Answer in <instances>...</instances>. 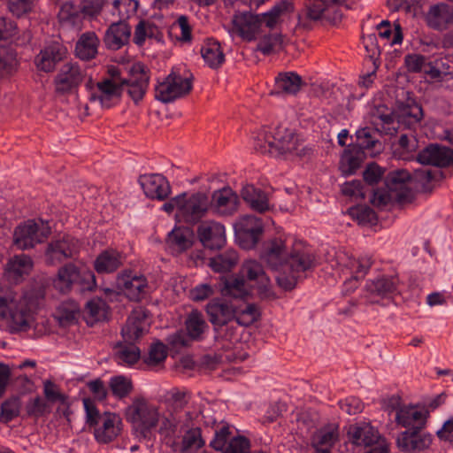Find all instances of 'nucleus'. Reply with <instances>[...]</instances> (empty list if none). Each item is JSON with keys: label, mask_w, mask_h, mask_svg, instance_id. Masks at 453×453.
Wrapping results in <instances>:
<instances>
[{"label": "nucleus", "mask_w": 453, "mask_h": 453, "mask_svg": "<svg viewBox=\"0 0 453 453\" xmlns=\"http://www.w3.org/2000/svg\"><path fill=\"white\" fill-rule=\"evenodd\" d=\"M27 412L30 416L40 417L49 413L51 410L50 403L42 397L31 399L26 406Z\"/></svg>", "instance_id": "58"}, {"label": "nucleus", "mask_w": 453, "mask_h": 453, "mask_svg": "<svg viewBox=\"0 0 453 453\" xmlns=\"http://www.w3.org/2000/svg\"><path fill=\"white\" fill-rule=\"evenodd\" d=\"M122 265L121 253L109 249L101 252L94 262V268L98 273H111Z\"/></svg>", "instance_id": "35"}, {"label": "nucleus", "mask_w": 453, "mask_h": 453, "mask_svg": "<svg viewBox=\"0 0 453 453\" xmlns=\"http://www.w3.org/2000/svg\"><path fill=\"white\" fill-rule=\"evenodd\" d=\"M50 234V226L42 221L27 220L14 231V243L20 250H27L42 242Z\"/></svg>", "instance_id": "9"}, {"label": "nucleus", "mask_w": 453, "mask_h": 453, "mask_svg": "<svg viewBox=\"0 0 453 453\" xmlns=\"http://www.w3.org/2000/svg\"><path fill=\"white\" fill-rule=\"evenodd\" d=\"M42 296L41 290L35 289L5 292L0 296V321H4L11 332L27 331L34 326Z\"/></svg>", "instance_id": "3"}, {"label": "nucleus", "mask_w": 453, "mask_h": 453, "mask_svg": "<svg viewBox=\"0 0 453 453\" xmlns=\"http://www.w3.org/2000/svg\"><path fill=\"white\" fill-rule=\"evenodd\" d=\"M371 265V257L367 256L361 257L357 259L349 258L348 263L344 265V267L350 274H352V277L345 281V286H349L352 289L356 288L357 286V280L365 275Z\"/></svg>", "instance_id": "38"}, {"label": "nucleus", "mask_w": 453, "mask_h": 453, "mask_svg": "<svg viewBox=\"0 0 453 453\" xmlns=\"http://www.w3.org/2000/svg\"><path fill=\"white\" fill-rule=\"evenodd\" d=\"M131 27L125 21L112 23L105 32L104 43L110 50H119L129 41Z\"/></svg>", "instance_id": "32"}, {"label": "nucleus", "mask_w": 453, "mask_h": 453, "mask_svg": "<svg viewBox=\"0 0 453 453\" xmlns=\"http://www.w3.org/2000/svg\"><path fill=\"white\" fill-rule=\"evenodd\" d=\"M192 233L187 227H175L168 234L167 242L177 251L188 249L191 244Z\"/></svg>", "instance_id": "47"}, {"label": "nucleus", "mask_w": 453, "mask_h": 453, "mask_svg": "<svg viewBox=\"0 0 453 453\" xmlns=\"http://www.w3.org/2000/svg\"><path fill=\"white\" fill-rule=\"evenodd\" d=\"M348 437L354 445L368 447L379 441L380 434L369 423L363 422L351 425L348 430Z\"/></svg>", "instance_id": "30"}, {"label": "nucleus", "mask_w": 453, "mask_h": 453, "mask_svg": "<svg viewBox=\"0 0 453 453\" xmlns=\"http://www.w3.org/2000/svg\"><path fill=\"white\" fill-rule=\"evenodd\" d=\"M191 89V74H182L180 70L173 69L156 86L155 98L163 103H170L188 95Z\"/></svg>", "instance_id": "7"}, {"label": "nucleus", "mask_w": 453, "mask_h": 453, "mask_svg": "<svg viewBox=\"0 0 453 453\" xmlns=\"http://www.w3.org/2000/svg\"><path fill=\"white\" fill-rule=\"evenodd\" d=\"M398 280L395 277L381 276L370 280L366 287L369 292L380 296H388L397 291Z\"/></svg>", "instance_id": "44"}, {"label": "nucleus", "mask_w": 453, "mask_h": 453, "mask_svg": "<svg viewBox=\"0 0 453 453\" xmlns=\"http://www.w3.org/2000/svg\"><path fill=\"white\" fill-rule=\"evenodd\" d=\"M241 273L243 277L252 282V286L257 288L263 297L269 298L273 296L271 290L270 279L257 261L253 259L245 261Z\"/></svg>", "instance_id": "19"}, {"label": "nucleus", "mask_w": 453, "mask_h": 453, "mask_svg": "<svg viewBox=\"0 0 453 453\" xmlns=\"http://www.w3.org/2000/svg\"><path fill=\"white\" fill-rule=\"evenodd\" d=\"M100 40L95 32L88 31L81 35L75 44V56L81 60H90L96 57Z\"/></svg>", "instance_id": "33"}, {"label": "nucleus", "mask_w": 453, "mask_h": 453, "mask_svg": "<svg viewBox=\"0 0 453 453\" xmlns=\"http://www.w3.org/2000/svg\"><path fill=\"white\" fill-rule=\"evenodd\" d=\"M421 165L446 167L453 164V150L437 144H431L417 156Z\"/></svg>", "instance_id": "24"}, {"label": "nucleus", "mask_w": 453, "mask_h": 453, "mask_svg": "<svg viewBox=\"0 0 453 453\" xmlns=\"http://www.w3.org/2000/svg\"><path fill=\"white\" fill-rule=\"evenodd\" d=\"M15 65L16 58L13 52L6 47H0V76L11 74Z\"/></svg>", "instance_id": "55"}, {"label": "nucleus", "mask_w": 453, "mask_h": 453, "mask_svg": "<svg viewBox=\"0 0 453 453\" xmlns=\"http://www.w3.org/2000/svg\"><path fill=\"white\" fill-rule=\"evenodd\" d=\"M429 411L418 406L408 405L400 407L395 414L398 425L406 428L420 429L426 424Z\"/></svg>", "instance_id": "26"}, {"label": "nucleus", "mask_w": 453, "mask_h": 453, "mask_svg": "<svg viewBox=\"0 0 453 453\" xmlns=\"http://www.w3.org/2000/svg\"><path fill=\"white\" fill-rule=\"evenodd\" d=\"M286 134L287 138L280 139L276 147H274V157L288 156L297 153L298 147L300 145L298 139L290 130Z\"/></svg>", "instance_id": "52"}, {"label": "nucleus", "mask_w": 453, "mask_h": 453, "mask_svg": "<svg viewBox=\"0 0 453 453\" xmlns=\"http://www.w3.org/2000/svg\"><path fill=\"white\" fill-rule=\"evenodd\" d=\"M85 88L90 103H97L101 107L110 108L118 104L121 96V85L114 80L104 79L94 82L89 77Z\"/></svg>", "instance_id": "8"}, {"label": "nucleus", "mask_w": 453, "mask_h": 453, "mask_svg": "<svg viewBox=\"0 0 453 453\" xmlns=\"http://www.w3.org/2000/svg\"><path fill=\"white\" fill-rule=\"evenodd\" d=\"M80 242L71 235L52 240L45 251L46 261L50 265L61 263L79 253Z\"/></svg>", "instance_id": "14"}, {"label": "nucleus", "mask_w": 453, "mask_h": 453, "mask_svg": "<svg viewBox=\"0 0 453 453\" xmlns=\"http://www.w3.org/2000/svg\"><path fill=\"white\" fill-rule=\"evenodd\" d=\"M80 308L73 301L61 303L54 312V318L61 326H67L74 324L78 319Z\"/></svg>", "instance_id": "41"}, {"label": "nucleus", "mask_w": 453, "mask_h": 453, "mask_svg": "<svg viewBox=\"0 0 453 453\" xmlns=\"http://www.w3.org/2000/svg\"><path fill=\"white\" fill-rule=\"evenodd\" d=\"M166 357V346L160 342H156L150 347L148 356L144 361L148 365H157L164 362Z\"/></svg>", "instance_id": "53"}, {"label": "nucleus", "mask_w": 453, "mask_h": 453, "mask_svg": "<svg viewBox=\"0 0 453 453\" xmlns=\"http://www.w3.org/2000/svg\"><path fill=\"white\" fill-rule=\"evenodd\" d=\"M197 235L203 245L208 249H221L226 243L225 226L213 220L201 223L197 228Z\"/></svg>", "instance_id": "21"}, {"label": "nucleus", "mask_w": 453, "mask_h": 453, "mask_svg": "<svg viewBox=\"0 0 453 453\" xmlns=\"http://www.w3.org/2000/svg\"><path fill=\"white\" fill-rule=\"evenodd\" d=\"M303 84L300 75L293 72L279 73L275 78L274 94H296Z\"/></svg>", "instance_id": "37"}, {"label": "nucleus", "mask_w": 453, "mask_h": 453, "mask_svg": "<svg viewBox=\"0 0 453 453\" xmlns=\"http://www.w3.org/2000/svg\"><path fill=\"white\" fill-rule=\"evenodd\" d=\"M82 18V12L80 6L75 5L72 2L62 4L58 12V19L62 24L79 28L81 25Z\"/></svg>", "instance_id": "45"}, {"label": "nucleus", "mask_w": 453, "mask_h": 453, "mask_svg": "<svg viewBox=\"0 0 453 453\" xmlns=\"http://www.w3.org/2000/svg\"><path fill=\"white\" fill-rule=\"evenodd\" d=\"M211 208L209 196L201 192L180 194V220L196 224L203 218Z\"/></svg>", "instance_id": "10"}, {"label": "nucleus", "mask_w": 453, "mask_h": 453, "mask_svg": "<svg viewBox=\"0 0 453 453\" xmlns=\"http://www.w3.org/2000/svg\"><path fill=\"white\" fill-rule=\"evenodd\" d=\"M19 403L18 400H9L1 406L0 421L9 422L17 417L19 413Z\"/></svg>", "instance_id": "60"}, {"label": "nucleus", "mask_w": 453, "mask_h": 453, "mask_svg": "<svg viewBox=\"0 0 453 453\" xmlns=\"http://www.w3.org/2000/svg\"><path fill=\"white\" fill-rule=\"evenodd\" d=\"M185 328L188 337L192 341H201L204 338L209 326L204 317L198 310H193L187 317Z\"/></svg>", "instance_id": "36"}, {"label": "nucleus", "mask_w": 453, "mask_h": 453, "mask_svg": "<svg viewBox=\"0 0 453 453\" xmlns=\"http://www.w3.org/2000/svg\"><path fill=\"white\" fill-rule=\"evenodd\" d=\"M181 412L188 413V420L187 426L183 427L180 435L174 438L173 442H166L167 444H173L178 439L183 437V446L186 449H200L205 441L202 436V429L200 426L199 415L196 412H191L190 410H181Z\"/></svg>", "instance_id": "20"}, {"label": "nucleus", "mask_w": 453, "mask_h": 453, "mask_svg": "<svg viewBox=\"0 0 453 453\" xmlns=\"http://www.w3.org/2000/svg\"><path fill=\"white\" fill-rule=\"evenodd\" d=\"M360 166L359 159L350 152H344L341 157L340 168L344 175H350Z\"/></svg>", "instance_id": "61"}, {"label": "nucleus", "mask_w": 453, "mask_h": 453, "mask_svg": "<svg viewBox=\"0 0 453 453\" xmlns=\"http://www.w3.org/2000/svg\"><path fill=\"white\" fill-rule=\"evenodd\" d=\"M43 395L49 403H64L66 399V396L60 391L58 386L50 380L43 382Z\"/></svg>", "instance_id": "57"}, {"label": "nucleus", "mask_w": 453, "mask_h": 453, "mask_svg": "<svg viewBox=\"0 0 453 453\" xmlns=\"http://www.w3.org/2000/svg\"><path fill=\"white\" fill-rule=\"evenodd\" d=\"M223 453H250V441L242 436L234 437Z\"/></svg>", "instance_id": "63"}, {"label": "nucleus", "mask_w": 453, "mask_h": 453, "mask_svg": "<svg viewBox=\"0 0 453 453\" xmlns=\"http://www.w3.org/2000/svg\"><path fill=\"white\" fill-rule=\"evenodd\" d=\"M293 12V5L288 1H280L273 6L267 12L258 14L260 16L261 27L263 24L266 27L273 29L280 22V18Z\"/></svg>", "instance_id": "40"}, {"label": "nucleus", "mask_w": 453, "mask_h": 453, "mask_svg": "<svg viewBox=\"0 0 453 453\" xmlns=\"http://www.w3.org/2000/svg\"><path fill=\"white\" fill-rule=\"evenodd\" d=\"M87 78L86 70L78 63L64 64L55 78V88L58 92L65 93L78 88Z\"/></svg>", "instance_id": "16"}, {"label": "nucleus", "mask_w": 453, "mask_h": 453, "mask_svg": "<svg viewBox=\"0 0 453 453\" xmlns=\"http://www.w3.org/2000/svg\"><path fill=\"white\" fill-rule=\"evenodd\" d=\"M106 303L101 298L92 299L87 303L86 310L95 321L104 319L107 316Z\"/></svg>", "instance_id": "56"}, {"label": "nucleus", "mask_w": 453, "mask_h": 453, "mask_svg": "<svg viewBox=\"0 0 453 453\" xmlns=\"http://www.w3.org/2000/svg\"><path fill=\"white\" fill-rule=\"evenodd\" d=\"M150 324L145 309L139 307L132 311L122 328L124 342L116 349L115 359L119 365L131 366L140 359L141 351L134 342L149 330Z\"/></svg>", "instance_id": "4"}, {"label": "nucleus", "mask_w": 453, "mask_h": 453, "mask_svg": "<svg viewBox=\"0 0 453 453\" xmlns=\"http://www.w3.org/2000/svg\"><path fill=\"white\" fill-rule=\"evenodd\" d=\"M242 196L251 209L258 212H263L269 209L267 195L252 185H248L242 188Z\"/></svg>", "instance_id": "39"}, {"label": "nucleus", "mask_w": 453, "mask_h": 453, "mask_svg": "<svg viewBox=\"0 0 453 453\" xmlns=\"http://www.w3.org/2000/svg\"><path fill=\"white\" fill-rule=\"evenodd\" d=\"M259 311L257 305L253 303H244L242 306H236V315L234 319L238 325L248 326L256 322L259 318Z\"/></svg>", "instance_id": "48"}, {"label": "nucleus", "mask_w": 453, "mask_h": 453, "mask_svg": "<svg viewBox=\"0 0 453 453\" xmlns=\"http://www.w3.org/2000/svg\"><path fill=\"white\" fill-rule=\"evenodd\" d=\"M66 52V48L63 45L58 42L52 43L39 52L35 58V64L41 71L52 72L56 65L65 58Z\"/></svg>", "instance_id": "29"}, {"label": "nucleus", "mask_w": 453, "mask_h": 453, "mask_svg": "<svg viewBox=\"0 0 453 453\" xmlns=\"http://www.w3.org/2000/svg\"><path fill=\"white\" fill-rule=\"evenodd\" d=\"M377 132L371 127H363L356 132L357 145L362 150H369L375 146Z\"/></svg>", "instance_id": "54"}, {"label": "nucleus", "mask_w": 453, "mask_h": 453, "mask_svg": "<svg viewBox=\"0 0 453 453\" xmlns=\"http://www.w3.org/2000/svg\"><path fill=\"white\" fill-rule=\"evenodd\" d=\"M150 75L148 68L141 62L134 63L129 70V78L120 81L121 91L124 87L129 96L135 102L141 101L149 86Z\"/></svg>", "instance_id": "13"}, {"label": "nucleus", "mask_w": 453, "mask_h": 453, "mask_svg": "<svg viewBox=\"0 0 453 453\" xmlns=\"http://www.w3.org/2000/svg\"><path fill=\"white\" fill-rule=\"evenodd\" d=\"M260 257L278 272L277 283L285 290L293 289L304 273L316 265V257L308 246L282 236L266 241Z\"/></svg>", "instance_id": "1"}, {"label": "nucleus", "mask_w": 453, "mask_h": 453, "mask_svg": "<svg viewBox=\"0 0 453 453\" xmlns=\"http://www.w3.org/2000/svg\"><path fill=\"white\" fill-rule=\"evenodd\" d=\"M106 4L111 7V14L118 17L119 21L125 22L135 14L138 7V2L134 0H107Z\"/></svg>", "instance_id": "46"}, {"label": "nucleus", "mask_w": 453, "mask_h": 453, "mask_svg": "<svg viewBox=\"0 0 453 453\" xmlns=\"http://www.w3.org/2000/svg\"><path fill=\"white\" fill-rule=\"evenodd\" d=\"M95 429V437L98 442L108 443L116 439L122 430L123 422L119 415L106 412L100 417Z\"/></svg>", "instance_id": "22"}, {"label": "nucleus", "mask_w": 453, "mask_h": 453, "mask_svg": "<svg viewBox=\"0 0 453 453\" xmlns=\"http://www.w3.org/2000/svg\"><path fill=\"white\" fill-rule=\"evenodd\" d=\"M127 420L143 438L157 432L165 442H173L187 425L188 413L181 410H161L143 396H135L126 408Z\"/></svg>", "instance_id": "2"}, {"label": "nucleus", "mask_w": 453, "mask_h": 453, "mask_svg": "<svg viewBox=\"0 0 453 453\" xmlns=\"http://www.w3.org/2000/svg\"><path fill=\"white\" fill-rule=\"evenodd\" d=\"M424 19L432 29L446 30L453 25V7L444 3L433 4L426 12Z\"/></svg>", "instance_id": "23"}, {"label": "nucleus", "mask_w": 453, "mask_h": 453, "mask_svg": "<svg viewBox=\"0 0 453 453\" xmlns=\"http://www.w3.org/2000/svg\"><path fill=\"white\" fill-rule=\"evenodd\" d=\"M80 285L83 290H92L96 287V278L92 271L67 264L58 269L53 280L54 288L61 293L69 292L73 285Z\"/></svg>", "instance_id": "6"}, {"label": "nucleus", "mask_w": 453, "mask_h": 453, "mask_svg": "<svg viewBox=\"0 0 453 453\" xmlns=\"http://www.w3.org/2000/svg\"><path fill=\"white\" fill-rule=\"evenodd\" d=\"M339 425L331 423L321 427L315 434L312 439V444L318 450H326L330 452V449L339 441Z\"/></svg>", "instance_id": "34"}, {"label": "nucleus", "mask_w": 453, "mask_h": 453, "mask_svg": "<svg viewBox=\"0 0 453 453\" xmlns=\"http://www.w3.org/2000/svg\"><path fill=\"white\" fill-rule=\"evenodd\" d=\"M222 293L234 298H243L249 294V290L244 279L230 277L226 279Z\"/></svg>", "instance_id": "50"}, {"label": "nucleus", "mask_w": 453, "mask_h": 453, "mask_svg": "<svg viewBox=\"0 0 453 453\" xmlns=\"http://www.w3.org/2000/svg\"><path fill=\"white\" fill-rule=\"evenodd\" d=\"M433 437L430 434L417 430L402 432L396 440L397 446L405 452H421L430 448Z\"/></svg>", "instance_id": "25"}, {"label": "nucleus", "mask_w": 453, "mask_h": 453, "mask_svg": "<svg viewBox=\"0 0 453 453\" xmlns=\"http://www.w3.org/2000/svg\"><path fill=\"white\" fill-rule=\"evenodd\" d=\"M35 0H10L9 9L16 16L19 17L33 10Z\"/></svg>", "instance_id": "64"}, {"label": "nucleus", "mask_w": 453, "mask_h": 453, "mask_svg": "<svg viewBox=\"0 0 453 453\" xmlns=\"http://www.w3.org/2000/svg\"><path fill=\"white\" fill-rule=\"evenodd\" d=\"M33 262L28 256L17 255L6 264L4 275L10 282L18 283L31 272Z\"/></svg>", "instance_id": "31"}, {"label": "nucleus", "mask_w": 453, "mask_h": 453, "mask_svg": "<svg viewBox=\"0 0 453 453\" xmlns=\"http://www.w3.org/2000/svg\"><path fill=\"white\" fill-rule=\"evenodd\" d=\"M411 174L405 170L393 172L387 179L388 190L377 189L373 192L372 203L381 207L391 201L410 203L412 199V191L408 186Z\"/></svg>", "instance_id": "5"}, {"label": "nucleus", "mask_w": 453, "mask_h": 453, "mask_svg": "<svg viewBox=\"0 0 453 453\" xmlns=\"http://www.w3.org/2000/svg\"><path fill=\"white\" fill-rule=\"evenodd\" d=\"M340 408L349 415L360 413L364 409V404L359 398L349 396L339 402Z\"/></svg>", "instance_id": "62"}, {"label": "nucleus", "mask_w": 453, "mask_h": 453, "mask_svg": "<svg viewBox=\"0 0 453 453\" xmlns=\"http://www.w3.org/2000/svg\"><path fill=\"white\" fill-rule=\"evenodd\" d=\"M213 432L214 438L211 441V446L216 450H222L230 435L229 426L226 424H218Z\"/></svg>", "instance_id": "59"}, {"label": "nucleus", "mask_w": 453, "mask_h": 453, "mask_svg": "<svg viewBox=\"0 0 453 453\" xmlns=\"http://www.w3.org/2000/svg\"><path fill=\"white\" fill-rule=\"evenodd\" d=\"M231 23V35L245 42L255 41L262 32L260 16L250 12H235Z\"/></svg>", "instance_id": "11"}, {"label": "nucleus", "mask_w": 453, "mask_h": 453, "mask_svg": "<svg viewBox=\"0 0 453 453\" xmlns=\"http://www.w3.org/2000/svg\"><path fill=\"white\" fill-rule=\"evenodd\" d=\"M211 202V208L218 214L228 216L234 214L239 205V197L230 188L214 191Z\"/></svg>", "instance_id": "27"}, {"label": "nucleus", "mask_w": 453, "mask_h": 453, "mask_svg": "<svg viewBox=\"0 0 453 453\" xmlns=\"http://www.w3.org/2000/svg\"><path fill=\"white\" fill-rule=\"evenodd\" d=\"M289 130L282 127H265L254 137V150L261 154H275L274 147L280 139L287 138Z\"/></svg>", "instance_id": "18"}, {"label": "nucleus", "mask_w": 453, "mask_h": 453, "mask_svg": "<svg viewBox=\"0 0 453 453\" xmlns=\"http://www.w3.org/2000/svg\"><path fill=\"white\" fill-rule=\"evenodd\" d=\"M206 313L216 334H221L224 326L231 323L236 315V306L222 299H212L206 305Z\"/></svg>", "instance_id": "15"}, {"label": "nucleus", "mask_w": 453, "mask_h": 453, "mask_svg": "<svg viewBox=\"0 0 453 453\" xmlns=\"http://www.w3.org/2000/svg\"><path fill=\"white\" fill-rule=\"evenodd\" d=\"M201 54L204 62L211 68H218L225 61V55L220 44L212 40H209L203 43L201 49Z\"/></svg>", "instance_id": "43"}, {"label": "nucleus", "mask_w": 453, "mask_h": 453, "mask_svg": "<svg viewBox=\"0 0 453 453\" xmlns=\"http://www.w3.org/2000/svg\"><path fill=\"white\" fill-rule=\"evenodd\" d=\"M234 228L240 246L247 250L255 247L263 233L261 219L251 215L239 218Z\"/></svg>", "instance_id": "12"}, {"label": "nucleus", "mask_w": 453, "mask_h": 453, "mask_svg": "<svg viewBox=\"0 0 453 453\" xmlns=\"http://www.w3.org/2000/svg\"><path fill=\"white\" fill-rule=\"evenodd\" d=\"M142 190L150 199L165 200L171 193L167 180L161 174L144 175L140 180Z\"/></svg>", "instance_id": "28"}, {"label": "nucleus", "mask_w": 453, "mask_h": 453, "mask_svg": "<svg viewBox=\"0 0 453 453\" xmlns=\"http://www.w3.org/2000/svg\"><path fill=\"white\" fill-rule=\"evenodd\" d=\"M118 288L132 301H139L145 296L148 281L143 275L132 271H125L117 277Z\"/></svg>", "instance_id": "17"}, {"label": "nucleus", "mask_w": 453, "mask_h": 453, "mask_svg": "<svg viewBox=\"0 0 453 453\" xmlns=\"http://www.w3.org/2000/svg\"><path fill=\"white\" fill-rule=\"evenodd\" d=\"M239 260L237 252L234 250H227L223 253L211 257L209 266L215 273H226L235 267Z\"/></svg>", "instance_id": "42"}, {"label": "nucleus", "mask_w": 453, "mask_h": 453, "mask_svg": "<svg viewBox=\"0 0 453 453\" xmlns=\"http://www.w3.org/2000/svg\"><path fill=\"white\" fill-rule=\"evenodd\" d=\"M109 387L112 395L119 399H123L128 396L133 391V383L131 379L124 375L111 377L109 381Z\"/></svg>", "instance_id": "49"}, {"label": "nucleus", "mask_w": 453, "mask_h": 453, "mask_svg": "<svg viewBox=\"0 0 453 453\" xmlns=\"http://www.w3.org/2000/svg\"><path fill=\"white\" fill-rule=\"evenodd\" d=\"M166 410H183L188 401V393L178 388H173L165 393Z\"/></svg>", "instance_id": "51"}]
</instances>
